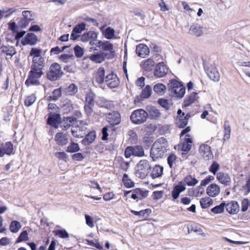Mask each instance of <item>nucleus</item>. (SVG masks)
<instances>
[{
	"mask_svg": "<svg viewBox=\"0 0 250 250\" xmlns=\"http://www.w3.org/2000/svg\"><path fill=\"white\" fill-rule=\"evenodd\" d=\"M167 147V141L164 138H160L153 145L150 156L153 160L161 158L165 156Z\"/></svg>",
	"mask_w": 250,
	"mask_h": 250,
	"instance_id": "obj_1",
	"label": "nucleus"
},
{
	"mask_svg": "<svg viewBox=\"0 0 250 250\" xmlns=\"http://www.w3.org/2000/svg\"><path fill=\"white\" fill-rule=\"evenodd\" d=\"M71 132L76 138H83L87 132V124L82 121L77 120L72 124Z\"/></svg>",
	"mask_w": 250,
	"mask_h": 250,
	"instance_id": "obj_2",
	"label": "nucleus"
},
{
	"mask_svg": "<svg viewBox=\"0 0 250 250\" xmlns=\"http://www.w3.org/2000/svg\"><path fill=\"white\" fill-rule=\"evenodd\" d=\"M169 87V90L173 96L178 98H182L184 96L186 89L180 82L175 80H171Z\"/></svg>",
	"mask_w": 250,
	"mask_h": 250,
	"instance_id": "obj_3",
	"label": "nucleus"
},
{
	"mask_svg": "<svg viewBox=\"0 0 250 250\" xmlns=\"http://www.w3.org/2000/svg\"><path fill=\"white\" fill-rule=\"evenodd\" d=\"M43 74L42 70L40 69L31 68L28 78L25 82V84L27 86L39 85L40 84V79Z\"/></svg>",
	"mask_w": 250,
	"mask_h": 250,
	"instance_id": "obj_4",
	"label": "nucleus"
},
{
	"mask_svg": "<svg viewBox=\"0 0 250 250\" xmlns=\"http://www.w3.org/2000/svg\"><path fill=\"white\" fill-rule=\"evenodd\" d=\"M150 168L147 160H141L136 166V176L142 179L145 178L149 173Z\"/></svg>",
	"mask_w": 250,
	"mask_h": 250,
	"instance_id": "obj_5",
	"label": "nucleus"
},
{
	"mask_svg": "<svg viewBox=\"0 0 250 250\" xmlns=\"http://www.w3.org/2000/svg\"><path fill=\"white\" fill-rule=\"evenodd\" d=\"M96 46L103 51L109 52L108 53L104 52L107 59H111L115 56V51L114 50V46L110 42L99 41Z\"/></svg>",
	"mask_w": 250,
	"mask_h": 250,
	"instance_id": "obj_6",
	"label": "nucleus"
},
{
	"mask_svg": "<svg viewBox=\"0 0 250 250\" xmlns=\"http://www.w3.org/2000/svg\"><path fill=\"white\" fill-rule=\"evenodd\" d=\"M147 113L143 109H139L134 111L130 116V120L134 124L144 123L146 120Z\"/></svg>",
	"mask_w": 250,
	"mask_h": 250,
	"instance_id": "obj_7",
	"label": "nucleus"
},
{
	"mask_svg": "<svg viewBox=\"0 0 250 250\" xmlns=\"http://www.w3.org/2000/svg\"><path fill=\"white\" fill-rule=\"evenodd\" d=\"M63 75V72L59 64L54 63L52 64L47 73V76L51 81H55L60 78Z\"/></svg>",
	"mask_w": 250,
	"mask_h": 250,
	"instance_id": "obj_8",
	"label": "nucleus"
},
{
	"mask_svg": "<svg viewBox=\"0 0 250 250\" xmlns=\"http://www.w3.org/2000/svg\"><path fill=\"white\" fill-rule=\"evenodd\" d=\"M98 33L94 31H89L83 34L81 37L83 42H89L91 46L97 45Z\"/></svg>",
	"mask_w": 250,
	"mask_h": 250,
	"instance_id": "obj_9",
	"label": "nucleus"
},
{
	"mask_svg": "<svg viewBox=\"0 0 250 250\" xmlns=\"http://www.w3.org/2000/svg\"><path fill=\"white\" fill-rule=\"evenodd\" d=\"M221 191V187L218 184L212 183L207 187L206 193L210 197L215 198L220 195Z\"/></svg>",
	"mask_w": 250,
	"mask_h": 250,
	"instance_id": "obj_10",
	"label": "nucleus"
},
{
	"mask_svg": "<svg viewBox=\"0 0 250 250\" xmlns=\"http://www.w3.org/2000/svg\"><path fill=\"white\" fill-rule=\"evenodd\" d=\"M22 18L19 22V25L21 27H26L29 23L35 18L34 14L30 11H24L22 13Z\"/></svg>",
	"mask_w": 250,
	"mask_h": 250,
	"instance_id": "obj_11",
	"label": "nucleus"
},
{
	"mask_svg": "<svg viewBox=\"0 0 250 250\" xmlns=\"http://www.w3.org/2000/svg\"><path fill=\"white\" fill-rule=\"evenodd\" d=\"M199 152L201 156L205 160H208L213 158V153L210 147L206 144H202L200 146Z\"/></svg>",
	"mask_w": 250,
	"mask_h": 250,
	"instance_id": "obj_12",
	"label": "nucleus"
},
{
	"mask_svg": "<svg viewBox=\"0 0 250 250\" xmlns=\"http://www.w3.org/2000/svg\"><path fill=\"white\" fill-rule=\"evenodd\" d=\"M186 189V185L183 181L179 182L177 185H175L171 192L173 200H177L179 198L180 194L184 191Z\"/></svg>",
	"mask_w": 250,
	"mask_h": 250,
	"instance_id": "obj_13",
	"label": "nucleus"
},
{
	"mask_svg": "<svg viewBox=\"0 0 250 250\" xmlns=\"http://www.w3.org/2000/svg\"><path fill=\"white\" fill-rule=\"evenodd\" d=\"M192 140L189 135L185 136L184 141L179 145V147L183 151L182 154L188 153L191 148Z\"/></svg>",
	"mask_w": 250,
	"mask_h": 250,
	"instance_id": "obj_14",
	"label": "nucleus"
},
{
	"mask_svg": "<svg viewBox=\"0 0 250 250\" xmlns=\"http://www.w3.org/2000/svg\"><path fill=\"white\" fill-rule=\"evenodd\" d=\"M168 72V68L164 62L158 63L155 66L154 75L157 78H162L166 75Z\"/></svg>",
	"mask_w": 250,
	"mask_h": 250,
	"instance_id": "obj_15",
	"label": "nucleus"
},
{
	"mask_svg": "<svg viewBox=\"0 0 250 250\" xmlns=\"http://www.w3.org/2000/svg\"><path fill=\"white\" fill-rule=\"evenodd\" d=\"M100 30L102 32L103 36L108 40L116 39L117 37L115 35V31L111 27L103 26L100 27Z\"/></svg>",
	"mask_w": 250,
	"mask_h": 250,
	"instance_id": "obj_16",
	"label": "nucleus"
},
{
	"mask_svg": "<svg viewBox=\"0 0 250 250\" xmlns=\"http://www.w3.org/2000/svg\"><path fill=\"white\" fill-rule=\"evenodd\" d=\"M216 178L221 184L224 186H229L231 184V178L229 174L220 172L216 174Z\"/></svg>",
	"mask_w": 250,
	"mask_h": 250,
	"instance_id": "obj_17",
	"label": "nucleus"
},
{
	"mask_svg": "<svg viewBox=\"0 0 250 250\" xmlns=\"http://www.w3.org/2000/svg\"><path fill=\"white\" fill-rule=\"evenodd\" d=\"M13 149V145L11 142H8L3 144L0 147V157H2L5 155H10L12 154Z\"/></svg>",
	"mask_w": 250,
	"mask_h": 250,
	"instance_id": "obj_18",
	"label": "nucleus"
},
{
	"mask_svg": "<svg viewBox=\"0 0 250 250\" xmlns=\"http://www.w3.org/2000/svg\"><path fill=\"white\" fill-rule=\"evenodd\" d=\"M105 82L107 85L111 88L116 87L119 84L118 78L117 76L113 73H110L107 75L105 77Z\"/></svg>",
	"mask_w": 250,
	"mask_h": 250,
	"instance_id": "obj_19",
	"label": "nucleus"
},
{
	"mask_svg": "<svg viewBox=\"0 0 250 250\" xmlns=\"http://www.w3.org/2000/svg\"><path fill=\"white\" fill-rule=\"evenodd\" d=\"M177 113L178 116L176 120V125L178 127L183 128L187 125L188 118L187 115L185 116L184 113H182L181 109L178 110Z\"/></svg>",
	"mask_w": 250,
	"mask_h": 250,
	"instance_id": "obj_20",
	"label": "nucleus"
},
{
	"mask_svg": "<svg viewBox=\"0 0 250 250\" xmlns=\"http://www.w3.org/2000/svg\"><path fill=\"white\" fill-rule=\"evenodd\" d=\"M60 123V115L55 113L52 114V113L51 112V115L49 116L47 119V124L52 127L57 128Z\"/></svg>",
	"mask_w": 250,
	"mask_h": 250,
	"instance_id": "obj_21",
	"label": "nucleus"
},
{
	"mask_svg": "<svg viewBox=\"0 0 250 250\" xmlns=\"http://www.w3.org/2000/svg\"><path fill=\"white\" fill-rule=\"evenodd\" d=\"M148 195V190L136 188L132 191L131 197L132 199L138 201L146 197Z\"/></svg>",
	"mask_w": 250,
	"mask_h": 250,
	"instance_id": "obj_22",
	"label": "nucleus"
},
{
	"mask_svg": "<svg viewBox=\"0 0 250 250\" xmlns=\"http://www.w3.org/2000/svg\"><path fill=\"white\" fill-rule=\"evenodd\" d=\"M188 33L191 35L200 37L203 34V27L199 24H193L190 26Z\"/></svg>",
	"mask_w": 250,
	"mask_h": 250,
	"instance_id": "obj_23",
	"label": "nucleus"
},
{
	"mask_svg": "<svg viewBox=\"0 0 250 250\" xmlns=\"http://www.w3.org/2000/svg\"><path fill=\"white\" fill-rule=\"evenodd\" d=\"M136 52L138 56L145 58L149 54V49L144 44H139L136 47Z\"/></svg>",
	"mask_w": 250,
	"mask_h": 250,
	"instance_id": "obj_24",
	"label": "nucleus"
},
{
	"mask_svg": "<svg viewBox=\"0 0 250 250\" xmlns=\"http://www.w3.org/2000/svg\"><path fill=\"white\" fill-rule=\"evenodd\" d=\"M37 37L33 33H28L22 39L21 42L23 45H34L37 42Z\"/></svg>",
	"mask_w": 250,
	"mask_h": 250,
	"instance_id": "obj_25",
	"label": "nucleus"
},
{
	"mask_svg": "<svg viewBox=\"0 0 250 250\" xmlns=\"http://www.w3.org/2000/svg\"><path fill=\"white\" fill-rule=\"evenodd\" d=\"M55 141L59 146H65L68 142V138L66 134L62 132L57 133L54 138Z\"/></svg>",
	"mask_w": 250,
	"mask_h": 250,
	"instance_id": "obj_26",
	"label": "nucleus"
},
{
	"mask_svg": "<svg viewBox=\"0 0 250 250\" xmlns=\"http://www.w3.org/2000/svg\"><path fill=\"white\" fill-rule=\"evenodd\" d=\"M227 211L230 214H236L239 210V206L235 201H232L226 205Z\"/></svg>",
	"mask_w": 250,
	"mask_h": 250,
	"instance_id": "obj_27",
	"label": "nucleus"
},
{
	"mask_svg": "<svg viewBox=\"0 0 250 250\" xmlns=\"http://www.w3.org/2000/svg\"><path fill=\"white\" fill-rule=\"evenodd\" d=\"M198 99V93L195 92H192L185 99L184 105L186 107L196 102Z\"/></svg>",
	"mask_w": 250,
	"mask_h": 250,
	"instance_id": "obj_28",
	"label": "nucleus"
},
{
	"mask_svg": "<svg viewBox=\"0 0 250 250\" xmlns=\"http://www.w3.org/2000/svg\"><path fill=\"white\" fill-rule=\"evenodd\" d=\"M16 51L15 48L11 46H1L0 47V53L4 54L7 57L11 58Z\"/></svg>",
	"mask_w": 250,
	"mask_h": 250,
	"instance_id": "obj_29",
	"label": "nucleus"
},
{
	"mask_svg": "<svg viewBox=\"0 0 250 250\" xmlns=\"http://www.w3.org/2000/svg\"><path fill=\"white\" fill-rule=\"evenodd\" d=\"M90 60L96 63H101L106 59V56L104 52L92 55L89 57Z\"/></svg>",
	"mask_w": 250,
	"mask_h": 250,
	"instance_id": "obj_30",
	"label": "nucleus"
},
{
	"mask_svg": "<svg viewBox=\"0 0 250 250\" xmlns=\"http://www.w3.org/2000/svg\"><path fill=\"white\" fill-rule=\"evenodd\" d=\"M44 59L42 56L33 58L31 68L40 69L42 70L43 66Z\"/></svg>",
	"mask_w": 250,
	"mask_h": 250,
	"instance_id": "obj_31",
	"label": "nucleus"
},
{
	"mask_svg": "<svg viewBox=\"0 0 250 250\" xmlns=\"http://www.w3.org/2000/svg\"><path fill=\"white\" fill-rule=\"evenodd\" d=\"M209 78L213 81L218 82L220 79V74L215 67L210 68L208 72Z\"/></svg>",
	"mask_w": 250,
	"mask_h": 250,
	"instance_id": "obj_32",
	"label": "nucleus"
},
{
	"mask_svg": "<svg viewBox=\"0 0 250 250\" xmlns=\"http://www.w3.org/2000/svg\"><path fill=\"white\" fill-rule=\"evenodd\" d=\"M211 198L208 196L200 199V204L202 208H208L213 204V201Z\"/></svg>",
	"mask_w": 250,
	"mask_h": 250,
	"instance_id": "obj_33",
	"label": "nucleus"
},
{
	"mask_svg": "<svg viewBox=\"0 0 250 250\" xmlns=\"http://www.w3.org/2000/svg\"><path fill=\"white\" fill-rule=\"evenodd\" d=\"M108 121L112 125H118L120 122V116L117 112H113L108 114Z\"/></svg>",
	"mask_w": 250,
	"mask_h": 250,
	"instance_id": "obj_34",
	"label": "nucleus"
},
{
	"mask_svg": "<svg viewBox=\"0 0 250 250\" xmlns=\"http://www.w3.org/2000/svg\"><path fill=\"white\" fill-rule=\"evenodd\" d=\"M104 73L105 71L104 68L100 67L97 71L94 77L96 82L99 84L102 83L104 82Z\"/></svg>",
	"mask_w": 250,
	"mask_h": 250,
	"instance_id": "obj_35",
	"label": "nucleus"
},
{
	"mask_svg": "<svg viewBox=\"0 0 250 250\" xmlns=\"http://www.w3.org/2000/svg\"><path fill=\"white\" fill-rule=\"evenodd\" d=\"M155 62L151 59H146L141 62V66L142 68L146 71H150L152 69Z\"/></svg>",
	"mask_w": 250,
	"mask_h": 250,
	"instance_id": "obj_36",
	"label": "nucleus"
},
{
	"mask_svg": "<svg viewBox=\"0 0 250 250\" xmlns=\"http://www.w3.org/2000/svg\"><path fill=\"white\" fill-rule=\"evenodd\" d=\"M163 167L156 165L152 169L151 176L153 179H155L161 176L163 174Z\"/></svg>",
	"mask_w": 250,
	"mask_h": 250,
	"instance_id": "obj_37",
	"label": "nucleus"
},
{
	"mask_svg": "<svg viewBox=\"0 0 250 250\" xmlns=\"http://www.w3.org/2000/svg\"><path fill=\"white\" fill-rule=\"evenodd\" d=\"M204 186L201 185L194 189H191L192 193L189 194L195 197L201 196L204 193V188H203Z\"/></svg>",
	"mask_w": 250,
	"mask_h": 250,
	"instance_id": "obj_38",
	"label": "nucleus"
},
{
	"mask_svg": "<svg viewBox=\"0 0 250 250\" xmlns=\"http://www.w3.org/2000/svg\"><path fill=\"white\" fill-rule=\"evenodd\" d=\"M153 90L157 94L162 95L166 92V87L163 83H157L154 86Z\"/></svg>",
	"mask_w": 250,
	"mask_h": 250,
	"instance_id": "obj_39",
	"label": "nucleus"
},
{
	"mask_svg": "<svg viewBox=\"0 0 250 250\" xmlns=\"http://www.w3.org/2000/svg\"><path fill=\"white\" fill-rule=\"evenodd\" d=\"M21 225L20 223L17 221H12L10 225V230L14 233H17L21 228Z\"/></svg>",
	"mask_w": 250,
	"mask_h": 250,
	"instance_id": "obj_40",
	"label": "nucleus"
},
{
	"mask_svg": "<svg viewBox=\"0 0 250 250\" xmlns=\"http://www.w3.org/2000/svg\"><path fill=\"white\" fill-rule=\"evenodd\" d=\"M78 91V88L77 86L74 84L71 83L68 86L64 88V92L68 95H73Z\"/></svg>",
	"mask_w": 250,
	"mask_h": 250,
	"instance_id": "obj_41",
	"label": "nucleus"
},
{
	"mask_svg": "<svg viewBox=\"0 0 250 250\" xmlns=\"http://www.w3.org/2000/svg\"><path fill=\"white\" fill-rule=\"evenodd\" d=\"M183 182L188 186H193L198 183V181L190 175H188L184 178V182Z\"/></svg>",
	"mask_w": 250,
	"mask_h": 250,
	"instance_id": "obj_42",
	"label": "nucleus"
},
{
	"mask_svg": "<svg viewBox=\"0 0 250 250\" xmlns=\"http://www.w3.org/2000/svg\"><path fill=\"white\" fill-rule=\"evenodd\" d=\"M80 148L77 143L71 142L66 148V151L68 153H74L80 150Z\"/></svg>",
	"mask_w": 250,
	"mask_h": 250,
	"instance_id": "obj_43",
	"label": "nucleus"
},
{
	"mask_svg": "<svg viewBox=\"0 0 250 250\" xmlns=\"http://www.w3.org/2000/svg\"><path fill=\"white\" fill-rule=\"evenodd\" d=\"M77 121V120L74 119L72 118H65L63 119L62 122V127L64 129H67L70 126H72V124L74 122Z\"/></svg>",
	"mask_w": 250,
	"mask_h": 250,
	"instance_id": "obj_44",
	"label": "nucleus"
},
{
	"mask_svg": "<svg viewBox=\"0 0 250 250\" xmlns=\"http://www.w3.org/2000/svg\"><path fill=\"white\" fill-rule=\"evenodd\" d=\"M151 87L147 85L143 89L141 97L143 98H148L151 96Z\"/></svg>",
	"mask_w": 250,
	"mask_h": 250,
	"instance_id": "obj_45",
	"label": "nucleus"
},
{
	"mask_svg": "<svg viewBox=\"0 0 250 250\" xmlns=\"http://www.w3.org/2000/svg\"><path fill=\"white\" fill-rule=\"evenodd\" d=\"M55 235L61 238H67L69 235L65 229L56 230L54 231Z\"/></svg>",
	"mask_w": 250,
	"mask_h": 250,
	"instance_id": "obj_46",
	"label": "nucleus"
},
{
	"mask_svg": "<svg viewBox=\"0 0 250 250\" xmlns=\"http://www.w3.org/2000/svg\"><path fill=\"white\" fill-rule=\"evenodd\" d=\"M225 203H221L218 206H217L211 208V211L215 214L222 213L224 211Z\"/></svg>",
	"mask_w": 250,
	"mask_h": 250,
	"instance_id": "obj_47",
	"label": "nucleus"
},
{
	"mask_svg": "<svg viewBox=\"0 0 250 250\" xmlns=\"http://www.w3.org/2000/svg\"><path fill=\"white\" fill-rule=\"evenodd\" d=\"M220 167V165L217 162L214 161L209 167L208 169L211 173L216 175L217 172L219 169Z\"/></svg>",
	"mask_w": 250,
	"mask_h": 250,
	"instance_id": "obj_48",
	"label": "nucleus"
},
{
	"mask_svg": "<svg viewBox=\"0 0 250 250\" xmlns=\"http://www.w3.org/2000/svg\"><path fill=\"white\" fill-rule=\"evenodd\" d=\"M36 100V97L34 94L27 96L24 101L25 105L27 106L31 105Z\"/></svg>",
	"mask_w": 250,
	"mask_h": 250,
	"instance_id": "obj_49",
	"label": "nucleus"
},
{
	"mask_svg": "<svg viewBox=\"0 0 250 250\" xmlns=\"http://www.w3.org/2000/svg\"><path fill=\"white\" fill-rule=\"evenodd\" d=\"M123 182L124 185L127 188H131L134 186V183L128 178L126 174L124 175Z\"/></svg>",
	"mask_w": 250,
	"mask_h": 250,
	"instance_id": "obj_50",
	"label": "nucleus"
},
{
	"mask_svg": "<svg viewBox=\"0 0 250 250\" xmlns=\"http://www.w3.org/2000/svg\"><path fill=\"white\" fill-rule=\"evenodd\" d=\"M62 95V91L61 88L55 89L52 93V95L49 96L50 100L56 101Z\"/></svg>",
	"mask_w": 250,
	"mask_h": 250,
	"instance_id": "obj_51",
	"label": "nucleus"
},
{
	"mask_svg": "<svg viewBox=\"0 0 250 250\" xmlns=\"http://www.w3.org/2000/svg\"><path fill=\"white\" fill-rule=\"evenodd\" d=\"M158 103L166 109H168L170 107V102L167 99L161 98L158 100Z\"/></svg>",
	"mask_w": 250,
	"mask_h": 250,
	"instance_id": "obj_52",
	"label": "nucleus"
},
{
	"mask_svg": "<svg viewBox=\"0 0 250 250\" xmlns=\"http://www.w3.org/2000/svg\"><path fill=\"white\" fill-rule=\"evenodd\" d=\"M28 234L26 230L22 231L19 237L18 238L16 242L20 243L22 241H25L28 240Z\"/></svg>",
	"mask_w": 250,
	"mask_h": 250,
	"instance_id": "obj_53",
	"label": "nucleus"
},
{
	"mask_svg": "<svg viewBox=\"0 0 250 250\" xmlns=\"http://www.w3.org/2000/svg\"><path fill=\"white\" fill-rule=\"evenodd\" d=\"M134 155L136 156H143L144 155V151L141 146H135L133 147Z\"/></svg>",
	"mask_w": 250,
	"mask_h": 250,
	"instance_id": "obj_54",
	"label": "nucleus"
},
{
	"mask_svg": "<svg viewBox=\"0 0 250 250\" xmlns=\"http://www.w3.org/2000/svg\"><path fill=\"white\" fill-rule=\"evenodd\" d=\"M86 224L90 228H93L94 227V219L90 215L85 214L84 215Z\"/></svg>",
	"mask_w": 250,
	"mask_h": 250,
	"instance_id": "obj_55",
	"label": "nucleus"
},
{
	"mask_svg": "<svg viewBox=\"0 0 250 250\" xmlns=\"http://www.w3.org/2000/svg\"><path fill=\"white\" fill-rule=\"evenodd\" d=\"M95 94L92 91H89L87 93L85 97V101L86 104H90L94 105V98Z\"/></svg>",
	"mask_w": 250,
	"mask_h": 250,
	"instance_id": "obj_56",
	"label": "nucleus"
},
{
	"mask_svg": "<svg viewBox=\"0 0 250 250\" xmlns=\"http://www.w3.org/2000/svg\"><path fill=\"white\" fill-rule=\"evenodd\" d=\"M164 191H155L152 193V199L155 201H158L163 198L164 195Z\"/></svg>",
	"mask_w": 250,
	"mask_h": 250,
	"instance_id": "obj_57",
	"label": "nucleus"
},
{
	"mask_svg": "<svg viewBox=\"0 0 250 250\" xmlns=\"http://www.w3.org/2000/svg\"><path fill=\"white\" fill-rule=\"evenodd\" d=\"M74 51L75 56L78 58H81L83 55V49L78 45L74 47Z\"/></svg>",
	"mask_w": 250,
	"mask_h": 250,
	"instance_id": "obj_58",
	"label": "nucleus"
},
{
	"mask_svg": "<svg viewBox=\"0 0 250 250\" xmlns=\"http://www.w3.org/2000/svg\"><path fill=\"white\" fill-rule=\"evenodd\" d=\"M42 50L33 48L30 51V55L33 57V58H37L41 56Z\"/></svg>",
	"mask_w": 250,
	"mask_h": 250,
	"instance_id": "obj_59",
	"label": "nucleus"
},
{
	"mask_svg": "<svg viewBox=\"0 0 250 250\" xmlns=\"http://www.w3.org/2000/svg\"><path fill=\"white\" fill-rule=\"evenodd\" d=\"M48 110L49 115H51V112L53 114L54 113H58L59 107L55 104L50 103L48 106Z\"/></svg>",
	"mask_w": 250,
	"mask_h": 250,
	"instance_id": "obj_60",
	"label": "nucleus"
},
{
	"mask_svg": "<svg viewBox=\"0 0 250 250\" xmlns=\"http://www.w3.org/2000/svg\"><path fill=\"white\" fill-rule=\"evenodd\" d=\"M231 132V128L229 125H225L224 129V135L223 140L224 141L228 140L230 138Z\"/></svg>",
	"mask_w": 250,
	"mask_h": 250,
	"instance_id": "obj_61",
	"label": "nucleus"
},
{
	"mask_svg": "<svg viewBox=\"0 0 250 250\" xmlns=\"http://www.w3.org/2000/svg\"><path fill=\"white\" fill-rule=\"evenodd\" d=\"M150 115L153 118H156L160 116V113L158 110L154 107H151L148 110Z\"/></svg>",
	"mask_w": 250,
	"mask_h": 250,
	"instance_id": "obj_62",
	"label": "nucleus"
},
{
	"mask_svg": "<svg viewBox=\"0 0 250 250\" xmlns=\"http://www.w3.org/2000/svg\"><path fill=\"white\" fill-rule=\"evenodd\" d=\"M250 201L247 198L244 199L242 201L241 210L243 212H245L248 210V207L250 206Z\"/></svg>",
	"mask_w": 250,
	"mask_h": 250,
	"instance_id": "obj_63",
	"label": "nucleus"
},
{
	"mask_svg": "<svg viewBox=\"0 0 250 250\" xmlns=\"http://www.w3.org/2000/svg\"><path fill=\"white\" fill-rule=\"evenodd\" d=\"M214 177L213 176L209 175L201 181V185L205 186L210 182L214 181Z\"/></svg>",
	"mask_w": 250,
	"mask_h": 250,
	"instance_id": "obj_64",
	"label": "nucleus"
}]
</instances>
